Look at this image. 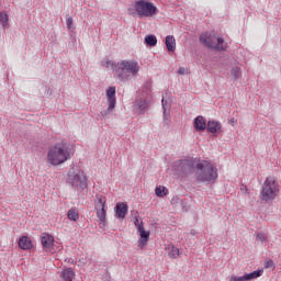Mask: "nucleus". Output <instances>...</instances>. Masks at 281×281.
I'll use <instances>...</instances> for the list:
<instances>
[{
	"mask_svg": "<svg viewBox=\"0 0 281 281\" xmlns=\"http://www.w3.org/2000/svg\"><path fill=\"white\" fill-rule=\"evenodd\" d=\"M71 159V147L65 142L56 143L47 151V161L50 166H61Z\"/></svg>",
	"mask_w": 281,
	"mask_h": 281,
	"instance_id": "1",
	"label": "nucleus"
},
{
	"mask_svg": "<svg viewBox=\"0 0 281 281\" xmlns=\"http://www.w3.org/2000/svg\"><path fill=\"white\" fill-rule=\"evenodd\" d=\"M139 74V64L135 60H121L116 63L114 78L120 82H128Z\"/></svg>",
	"mask_w": 281,
	"mask_h": 281,
	"instance_id": "2",
	"label": "nucleus"
},
{
	"mask_svg": "<svg viewBox=\"0 0 281 281\" xmlns=\"http://www.w3.org/2000/svg\"><path fill=\"white\" fill-rule=\"evenodd\" d=\"M195 177L202 183H214L218 179V169L207 160H200L195 165Z\"/></svg>",
	"mask_w": 281,
	"mask_h": 281,
	"instance_id": "3",
	"label": "nucleus"
},
{
	"mask_svg": "<svg viewBox=\"0 0 281 281\" xmlns=\"http://www.w3.org/2000/svg\"><path fill=\"white\" fill-rule=\"evenodd\" d=\"M66 183L77 196H80L88 186L87 176L85 171L72 168L67 173Z\"/></svg>",
	"mask_w": 281,
	"mask_h": 281,
	"instance_id": "4",
	"label": "nucleus"
},
{
	"mask_svg": "<svg viewBox=\"0 0 281 281\" xmlns=\"http://www.w3.org/2000/svg\"><path fill=\"white\" fill-rule=\"evenodd\" d=\"M280 192V184L276 181L273 176L266 178L261 190L259 193L260 201L263 203H270V201H276L278 193Z\"/></svg>",
	"mask_w": 281,
	"mask_h": 281,
	"instance_id": "5",
	"label": "nucleus"
},
{
	"mask_svg": "<svg viewBox=\"0 0 281 281\" xmlns=\"http://www.w3.org/2000/svg\"><path fill=\"white\" fill-rule=\"evenodd\" d=\"M134 10L139 19H150L159 14V9L155 7V3L148 0H136L134 2Z\"/></svg>",
	"mask_w": 281,
	"mask_h": 281,
	"instance_id": "6",
	"label": "nucleus"
},
{
	"mask_svg": "<svg viewBox=\"0 0 281 281\" xmlns=\"http://www.w3.org/2000/svg\"><path fill=\"white\" fill-rule=\"evenodd\" d=\"M196 168V161L193 159L176 160L172 165V170L178 177H188L192 175Z\"/></svg>",
	"mask_w": 281,
	"mask_h": 281,
	"instance_id": "7",
	"label": "nucleus"
},
{
	"mask_svg": "<svg viewBox=\"0 0 281 281\" xmlns=\"http://www.w3.org/2000/svg\"><path fill=\"white\" fill-rule=\"evenodd\" d=\"M200 43L210 47L211 49H217L218 52H225V40L222 37H216V35L211 33H205L200 35Z\"/></svg>",
	"mask_w": 281,
	"mask_h": 281,
	"instance_id": "8",
	"label": "nucleus"
},
{
	"mask_svg": "<svg viewBox=\"0 0 281 281\" xmlns=\"http://www.w3.org/2000/svg\"><path fill=\"white\" fill-rule=\"evenodd\" d=\"M150 108V100L144 95H138L133 104V111H135L138 115H142L148 111Z\"/></svg>",
	"mask_w": 281,
	"mask_h": 281,
	"instance_id": "9",
	"label": "nucleus"
},
{
	"mask_svg": "<svg viewBox=\"0 0 281 281\" xmlns=\"http://www.w3.org/2000/svg\"><path fill=\"white\" fill-rule=\"evenodd\" d=\"M106 97H108V102H109V106L108 109L102 113L103 117H106L109 115V113H111V111H113L115 109V87H109L106 90Z\"/></svg>",
	"mask_w": 281,
	"mask_h": 281,
	"instance_id": "10",
	"label": "nucleus"
},
{
	"mask_svg": "<svg viewBox=\"0 0 281 281\" xmlns=\"http://www.w3.org/2000/svg\"><path fill=\"white\" fill-rule=\"evenodd\" d=\"M265 273V270H255L250 273H246L241 277L231 276L229 281H251L260 278Z\"/></svg>",
	"mask_w": 281,
	"mask_h": 281,
	"instance_id": "11",
	"label": "nucleus"
},
{
	"mask_svg": "<svg viewBox=\"0 0 281 281\" xmlns=\"http://www.w3.org/2000/svg\"><path fill=\"white\" fill-rule=\"evenodd\" d=\"M138 233L140 238L138 239L139 243V248L142 249V247H146V245H148V239L150 238V232L144 229V223L140 222V224H138Z\"/></svg>",
	"mask_w": 281,
	"mask_h": 281,
	"instance_id": "12",
	"label": "nucleus"
},
{
	"mask_svg": "<svg viewBox=\"0 0 281 281\" xmlns=\"http://www.w3.org/2000/svg\"><path fill=\"white\" fill-rule=\"evenodd\" d=\"M167 95L168 93L162 94V100H161L165 122H168L170 117V109L172 106V100L166 99Z\"/></svg>",
	"mask_w": 281,
	"mask_h": 281,
	"instance_id": "13",
	"label": "nucleus"
},
{
	"mask_svg": "<svg viewBox=\"0 0 281 281\" xmlns=\"http://www.w3.org/2000/svg\"><path fill=\"white\" fill-rule=\"evenodd\" d=\"M126 212H128V204L124 202H119L115 205V217L126 218Z\"/></svg>",
	"mask_w": 281,
	"mask_h": 281,
	"instance_id": "14",
	"label": "nucleus"
},
{
	"mask_svg": "<svg viewBox=\"0 0 281 281\" xmlns=\"http://www.w3.org/2000/svg\"><path fill=\"white\" fill-rule=\"evenodd\" d=\"M41 243L42 246L46 249V251H49L54 247V236L44 233L41 236Z\"/></svg>",
	"mask_w": 281,
	"mask_h": 281,
	"instance_id": "15",
	"label": "nucleus"
},
{
	"mask_svg": "<svg viewBox=\"0 0 281 281\" xmlns=\"http://www.w3.org/2000/svg\"><path fill=\"white\" fill-rule=\"evenodd\" d=\"M195 131L198 132H203L205 128H207V123L205 122V117L203 116H196L194 119V124H193Z\"/></svg>",
	"mask_w": 281,
	"mask_h": 281,
	"instance_id": "16",
	"label": "nucleus"
},
{
	"mask_svg": "<svg viewBox=\"0 0 281 281\" xmlns=\"http://www.w3.org/2000/svg\"><path fill=\"white\" fill-rule=\"evenodd\" d=\"M222 125L218 121H209L206 124V131L209 133H221Z\"/></svg>",
	"mask_w": 281,
	"mask_h": 281,
	"instance_id": "17",
	"label": "nucleus"
},
{
	"mask_svg": "<svg viewBox=\"0 0 281 281\" xmlns=\"http://www.w3.org/2000/svg\"><path fill=\"white\" fill-rule=\"evenodd\" d=\"M165 45L169 52H175L177 49V41L175 36L168 35L165 40Z\"/></svg>",
	"mask_w": 281,
	"mask_h": 281,
	"instance_id": "18",
	"label": "nucleus"
},
{
	"mask_svg": "<svg viewBox=\"0 0 281 281\" xmlns=\"http://www.w3.org/2000/svg\"><path fill=\"white\" fill-rule=\"evenodd\" d=\"M60 277L63 278L64 281H74V279L76 278V272H74V270L71 268H66Z\"/></svg>",
	"mask_w": 281,
	"mask_h": 281,
	"instance_id": "19",
	"label": "nucleus"
},
{
	"mask_svg": "<svg viewBox=\"0 0 281 281\" xmlns=\"http://www.w3.org/2000/svg\"><path fill=\"white\" fill-rule=\"evenodd\" d=\"M94 205H95V210L105 207L106 198L104 195L97 194L95 198H94Z\"/></svg>",
	"mask_w": 281,
	"mask_h": 281,
	"instance_id": "20",
	"label": "nucleus"
},
{
	"mask_svg": "<svg viewBox=\"0 0 281 281\" xmlns=\"http://www.w3.org/2000/svg\"><path fill=\"white\" fill-rule=\"evenodd\" d=\"M19 247L21 249H32V240L27 236H23L19 239Z\"/></svg>",
	"mask_w": 281,
	"mask_h": 281,
	"instance_id": "21",
	"label": "nucleus"
},
{
	"mask_svg": "<svg viewBox=\"0 0 281 281\" xmlns=\"http://www.w3.org/2000/svg\"><path fill=\"white\" fill-rule=\"evenodd\" d=\"M68 221H74L75 223L79 221L80 214L76 207H71L67 213Z\"/></svg>",
	"mask_w": 281,
	"mask_h": 281,
	"instance_id": "22",
	"label": "nucleus"
},
{
	"mask_svg": "<svg viewBox=\"0 0 281 281\" xmlns=\"http://www.w3.org/2000/svg\"><path fill=\"white\" fill-rule=\"evenodd\" d=\"M102 67H106V69H112V71H117V64L111 61L109 59H104L101 61Z\"/></svg>",
	"mask_w": 281,
	"mask_h": 281,
	"instance_id": "23",
	"label": "nucleus"
},
{
	"mask_svg": "<svg viewBox=\"0 0 281 281\" xmlns=\"http://www.w3.org/2000/svg\"><path fill=\"white\" fill-rule=\"evenodd\" d=\"M167 251H168V256L169 258H179V248H177L176 246H168L167 248Z\"/></svg>",
	"mask_w": 281,
	"mask_h": 281,
	"instance_id": "24",
	"label": "nucleus"
},
{
	"mask_svg": "<svg viewBox=\"0 0 281 281\" xmlns=\"http://www.w3.org/2000/svg\"><path fill=\"white\" fill-rule=\"evenodd\" d=\"M231 75H232L233 80H238V78H240V76H243V71L240 70V67L234 66L231 69Z\"/></svg>",
	"mask_w": 281,
	"mask_h": 281,
	"instance_id": "25",
	"label": "nucleus"
},
{
	"mask_svg": "<svg viewBox=\"0 0 281 281\" xmlns=\"http://www.w3.org/2000/svg\"><path fill=\"white\" fill-rule=\"evenodd\" d=\"M8 13L5 12H0V25L3 27V30H8Z\"/></svg>",
	"mask_w": 281,
	"mask_h": 281,
	"instance_id": "26",
	"label": "nucleus"
},
{
	"mask_svg": "<svg viewBox=\"0 0 281 281\" xmlns=\"http://www.w3.org/2000/svg\"><path fill=\"white\" fill-rule=\"evenodd\" d=\"M145 44L149 47H155L157 45V36L155 35H147L145 36Z\"/></svg>",
	"mask_w": 281,
	"mask_h": 281,
	"instance_id": "27",
	"label": "nucleus"
},
{
	"mask_svg": "<svg viewBox=\"0 0 281 281\" xmlns=\"http://www.w3.org/2000/svg\"><path fill=\"white\" fill-rule=\"evenodd\" d=\"M95 210L99 221H101V223H106V210L104 207Z\"/></svg>",
	"mask_w": 281,
	"mask_h": 281,
	"instance_id": "28",
	"label": "nucleus"
},
{
	"mask_svg": "<svg viewBox=\"0 0 281 281\" xmlns=\"http://www.w3.org/2000/svg\"><path fill=\"white\" fill-rule=\"evenodd\" d=\"M155 192L156 196H166V194H168V189L166 187H157Z\"/></svg>",
	"mask_w": 281,
	"mask_h": 281,
	"instance_id": "29",
	"label": "nucleus"
},
{
	"mask_svg": "<svg viewBox=\"0 0 281 281\" xmlns=\"http://www.w3.org/2000/svg\"><path fill=\"white\" fill-rule=\"evenodd\" d=\"M256 238L257 240H260V243H267V240H269V235H267L266 233L259 232L256 234Z\"/></svg>",
	"mask_w": 281,
	"mask_h": 281,
	"instance_id": "30",
	"label": "nucleus"
},
{
	"mask_svg": "<svg viewBox=\"0 0 281 281\" xmlns=\"http://www.w3.org/2000/svg\"><path fill=\"white\" fill-rule=\"evenodd\" d=\"M66 25H67V29H68V30H71V26L74 25V18L68 16V18L66 19Z\"/></svg>",
	"mask_w": 281,
	"mask_h": 281,
	"instance_id": "31",
	"label": "nucleus"
},
{
	"mask_svg": "<svg viewBox=\"0 0 281 281\" xmlns=\"http://www.w3.org/2000/svg\"><path fill=\"white\" fill-rule=\"evenodd\" d=\"M178 74L180 76H186L188 74V68L180 67L179 70H178Z\"/></svg>",
	"mask_w": 281,
	"mask_h": 281,
	"instance_id": "32",
	"label": "nucleus"
},
{
	"mask_svg": "<svg viewBox=\"0 0 281 281\" xmlns=\"http://www.w3.org/2000/svg\"><path fill=\"white\" fill-rule=\"evenodd\" d=\"M240 192H243V194H247V192H249V189H247V186L241 184L240 186Z\"/></svg>",
	"mask_w": 281,
	"mask_h": 281,
	"instance_id": "33",
	"label": "nucleus"
},
{
	"mask_svg": "<svg viewBox=\"0 0 281 281\" xmlns=\"http://www.w3.org/2000/svg\"><path fill=\"white\" fill-rule=\"evenodd\" d=\"M135 225H136L137 229L139 231V225H142V223H139L138 218L135 220Z\"/></svg>",
	"mask_w": 281,
	"mask_h": 281,
	"instance_id": "34",
	"label": "nucleus"
},
{
	"mask_svg": "<svg viewBox=\"0 0 281 281\" xmlns=\"http://www.w3.org/2000/svg\"><path fill=\"white\" fill-rule=\"evenodd\" d=\"M234 122H236V119L233 117V119L229 120L231 124H234Z\"/></svg>",
	"mask_w": 281,
	"mask_h": 281,
	"instance_id": "35",
	"label": "nucleus"
},
{
	"mask_svg": "<svg viewBox=\"0 0 281 281\" xmlns=\"http://www.w3.org/2000/svg\"><path fill=\"white\" fill-rule=\"evenodd\" d=\"M269 262H273V261H268L266 267H269V266H270V263H269Z\"/></svg>",
	"mask_w": 281,
	"mask_h": 281,
	"instance_id": "36",
	"label": "nucleus"
},
{
	"mask_svg": "<svg viewBox=\"0 0 281 281\" xmlns=\"http://www.w3.org/2000/svg\"><path fill=\"white\" fill-rule=\"evenodd\" d=\"M191 234H193V235H194V231H191Z\"/></svg>",
	"mask_w": 281,
	"mask_h": 281,
	"instance_id": "37",
	"label": "nucleus"
}]
</instances>
